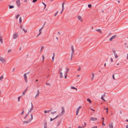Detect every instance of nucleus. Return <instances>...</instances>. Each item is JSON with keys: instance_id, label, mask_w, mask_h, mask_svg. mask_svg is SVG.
Listing matches in <instances>:
<instances>
[{"instance_id": "cd10ccee", "label": "nucleus", "mask_w": 128, "mask_h": 128, "mask_svg": "<svg viewBox=\"0 0 128 128\" xmlns=\"http://www.w3.org/2000/svg\"><path fill=\"white\" fill-rule=\"evenodd\" d=\"M71 88L72 89H75V90H77V89L76 88L72 86L71 87Z\"/></svg>"}, {"instance_id": "774afa93", "label": "nucleus", "mask_w": 128, "mask_h": 128, "mask_svg": "<svg viewBox=\"0 0 128 128\" xmlns=\"http://www.w3.org/2000/svg\"><path fill=\"white\" fill-rule=\"evenodd\" d=\"M126 128H128V125H127L126 126Z\"/></svg>"}, {"instance_id": "8fccbe9b", "label": "nucleus", "mask_w": 128, "mask_h": 128, "mask_svg": "<svg viewBox=\"0 0 128 128\" xmlns=\"http://www.w3.org/2000/svg\"><path fill=\"white\" fill-rule=\"evenodd\" d=\"M62 68H59V71H60L61 72V71L62 70Z\"/></svg>"}, {"instance_id": "de8ad7c7", "label": "nucleus", "mask_w": 128, "mask_h": 128, "mask_svg": "<svg viewBox=\"0 0 128 128\" xmlns=\"http://www.w3.org/2000/svg\"><path fill=\"white\" fill-rule=\"evenodd\" d=\"M44 47L43 46H42L40 50H42L44 48Z\"/></svg>"}, {"instance_id": "f8f14e48", "label": "nucleus", "mask_w": 128, "mask_h": 128, "mask_svg": "<svg viewBox=\"0 0 128 128\" xmlns=\"http://www.w3.org/2000/svg\"><path fill=\"white\" fill-rule=\"evenodd\" d=\"M31 104L32 106V107L30 109V110H29V112H31L32 110L33 109V106L32 102H31Z\"/></svg>"}, {"instance_id": "dca6fc26", "label": "nucleus", "mask_w": 128, "mask_h": 128, "mask_svg": "<svg viewBox=\"0 0 128 128\" xmlns=\"http://www.w3.org/2000/svg\"><path fill=\"white\" fill-rule=\"evenodd\" d=\"M109 126L110 128H113L112 123H111L109 124Z\"/></svg>"}, {"instance_id": "4d7b16f0", "label": "nucleus", "mask_w": 128, "mask_h": 128, "mask_svg": "<svg viewBox=\"0 0 128 128\" xmlns=\"http://www.w3.org/2000/svg\"><path fill=\"white\" fill-rule=\"evenodd\" d=\"M73 56H71V57H70V60H72V59H73Z\"/></svg>"}, {"instance_id": "4be33fe9", "label": "nucleus", "mask_w": 128, "mask_h": 128, "mask_svg": "<svg viewBox=\"0 0 128 128\" xmlns=\"http://www.w3.org/2000/svg\"><path fill=\"white\" fill-rule=\"evenodd\" d=\"M30 116H31V118H30V119L29 120L31 122L32 120L33 119V115H32V114H31Z\"/></svg>"}, {"instance_id": "4468645a", "label": "nucleus", "mask_w": 128, "mask_h": 128, "mask_svg": "<svg viewBox=\"0 0 128 128\" xmlns=\"http://www.w3.org/2000/svg\"><path fill=\"white\" fill-rule=\"evenodd\" d=\"M64 3H63L62 4V11L60 12V13H62V12L64 10Z\"/></svg>"}, {"instance_id": "bf43d9fd", "label": "nucleus", "mask_w": 128, "mask_h": 128, "mask_svg": "<svg viewBox=\"0 0 128 128\" xmlns=\"http://www.w3.org/2000/svg\"><path fill=\"white\" fill-rule=\"evenodd\" d=\"M110 60L111 62H113V59H112V58H110Z\"/></svg>"}, {"instance_id": "2eb2a0df", "label": "nucleus", "mask_w": 128, "mask_h": 128, "mask_svg": "<svg viewBox=\"0 0 128 128\" xmlns=\"http://www.w3.org/2000/svg\"><path fill=\"white\" fill-rule=\"evenodd\" d=\"M78 19L80 20L81 22L82 21V18L80 16H79L78 17Z\"/></svg>"}, {"instance_id": "6e6552de", "label": "nucleus", "mask_w": 128, "mask_h": 128, "mask_svg": "<svg viewBox=\"0 0 128 128\" xmlns=\"http://www.w3.org/2000/svg\"><path fill=\"white\" fill-rule=\"evenodd\" d=\"M81 107L80 106L76 110V115L77 116L78 115V112L80 110V108Z\"/></svg>"}, {"instance_id": "338daca9", "label": "nucleus", "mask_w": 128, "mask_h": 128, "mask_svg": "<svg viewBox=\"0 0 128 128\" xmlns=\"http://www.w3.org/2000/svg\"><path fill=\"white\" fill-rule=\"evenodd\" d=\"M44 113H46L48 112L47 111H46V110H45L44 111Z\"/></svg>"}, {"instance_id": "c03bdc74", "label": "nucleus", "mask_w": 128, "mask_h": 128, "mask_svg": "<svg viewBox=\"0 0 128 128\" xmlns=\"http://www.w3.org/2000/svg\"><path fill=\"white\" fill-rule=\"evenodd\" d=\"M46 84L49 86H50V83H49L48 82H46Z\"/></svg>"}, {"instance_id": "7ed1b4c3", "label": "nucleus", "mask_w": 128, "mask_h": 128, "mask_svg": "<svg viewBox=\"0 0 128 128\" xmlns=\"http://www.w3.org/2000/svg\"><path fill=\"white\" fill-rule=\"evenodd\" d=\"M18 34L17 33H15L13 35V38L14 39H16L18 36Z\"/></svg>"}, {"instance_id": "58836bf2", "label": "nucleus", "mask_w": 128, "mask_h": 128, "mask_svg": "<svg viewBox=\"0 0 128 128\" xmlns=\"http://www.w3.org/2000/svg\"><path fill=\"white\" fill-rule=\"evenodd\" d=\"M101 99L102 100H103L104 101H106L104 98L102 97H101Z\"/></svg>"}, {"instance_id": "a878e982", "label": "nucleus", "mask_w": 128, "mask_h": 128, "mask_svg": "<svg viewBox=\"0 0 128 128\" xmlns=\"http://www.w3.org/2000/svg\"><path fill=\"white\" fill-rule=\"evenodd\" d=\"M56 112V111H54L53 112H51V114H54Z\"/></svg>"}, {"instance_id": "79ce46f5", "label": "nucleus", "mask_w": 128, "mask_h": 128, "mask_svg": "<svg viewBox=\"0 0 128 128\" xmlns=\"http://www.w3.org/2000/svg\"><path fill=\"white\" fill-rule=\"evenodd\" d=\"M67 76V74L66 73H65V77H64L65 78V79L66 78Z\"/></svg>"}, {"instance_id": "72a5a7b5", "label": "nucleus", "mask_w": 128, "mask_h": 128, "mask_svg": "<svg viewBox=\"0 0 128 128\" xmlns=\"http://www.w3.org/2000/svg\"><path fill=\"white\" fill-rule=\"evenodd\" d=\"M19 22L20 23H21L22 22V18L21 17L19 18Z\"/></svg>"}, {"instance_id": "680f3d73", "label": "nucleus", "mask_w": 128, "mask_h": 128, "mask_svg": "<svg viewBox=\"0 0 128 128\" xmlns=\"http://www.w3.org/2000/svg\"><path fill=\"white\" fill-rule=\"evenodd\" d=\"M97 126H94L92 128H97Z\"/></svg>"}, {"instance_id": "39448f33", "label": "nucleus", "mask_w": 128, "mask_h": 128, "mask_svg": "<svg viewBox=\"0 0 128 128\" xmlns=\"http://www.w3.org/2000/svg\"><path fill=\"white\" fill-rule=\"evenodd\" d=\"M116 37V35L113 36L110 38L109 40L110 41H111L112 40V39H114Z\"/></svg>"}, {"instance_id": "052dcab7", "label": "nucleus", "mask_w": 128, "mask_h": 128, "mask_svg": "<svg viewBox=\"0 0 128 128\" xmlns=\"http://www.w3.org/2000/svg\"><path fill=\"white\" fill-rule=\"evenodd\" d=\"M84 126H84V127L86 126V123L85 122H84Z\"/></svg>"}, {"instance_id": "ddd939ff", "label": "nucleus", "mask_w": 128, "mask_h": 128, "mask_svg": "<svg viewBox=\"0 0 128 128\" xmlns=\"http://www.w3.org/2000/svg\"><path fill=\"white\" fill-rule=\"evenodd\" d=\"M46 22H44V24H43V26H42V27L41 28H40V29L39 30V32H40H40H42V31H41V30H42V29H43V28H44V25H45V24H46Z\"/></svg>"}, {"instance_id": "0e129e2a", "label": "nucleus", "mask_w": 128, "mask_h": 128, "mask_svg": "<svg viewBox=\"0 0 128 128\" xmlns=\"http://www.w3.org/2000/svg\"><path fill=\"white\" fill-rule=\"evenodd\" d=\"M27 116H28V115H26L25 116V117H24V119H25L27 117Z\"/></svg>"}, {"instance_id": "13d9d810", "label": "nucleus", "mask_w": 128, "mask_h": 128, "mask_svg": "<svg viewBox=\"0 0 128 128\" xmlns=\"http://www.w3.org/2000/svg\"><path fill=\"white\" fill-rule=\"evenodd\" d=\"M54 56H52V61H53L54 60Z\"/></svg>"}, {"instance_id": "69168bd1", "label": "nucleus", "mask_w": 128, "mask_h": 128, "mask_svg": "<svg viewBox=\"0 0 128 128\" xmlns=\"http://www.w3.org/2000/svg\"><path fill=\"white\" fill-rule=\"evenodd\" d=\"M42 58L43 60H44V56H42Z\"/></svg>"}, {"instance_id": "09e8293b", "label": "nucleus", "mask_w": 128, "mask_h": 128, "mask_svg": "<svg viewBox=\"0 0 128 128\" xmlns=\"http://www.w3.org/2000/svg\"><path fill=\"white\" fill-rule=\"evenodd\" d=\"M20 97H18V102H19L20 100Z\"/></svg>"}, {"instance_id": "a211bd4d", "label": "nucleus", "mask_w": 128, "mask_h": 128, "mask_svg": "<svg viewBox=\"0 0 128 128\" xmlns=\"http://www.w3.org/2000/svg\"><path fill=\"white\" fill-rule=\"evenodd\" d=\"M59 72L60 73V78H62V73L60 71H59Z\"/></svg>"}, {"instance_id": "20e7f679", "label": "nucleus", "mask_w": 128, "mask_h": 128, "mask_svg": "<svg viewBox=\"0 0 128 128\" xmlns=\"http://www.w3.org/2000/svg\"><path fill=\"white\" fill-rule=\"evenodd\" d=\"M113 52L114 54L115 58H118V56L117 54L116 53L115 51L113 50Z\"/></svg>"}, {"instance_id": "f704fd0d", "label": "nucleus", "mask_w": 128, "mask_h": 128, "mask_svg": "<svg viewBox=\"0 0 128 128\" xmlns=\"http://www.w3.org/2000/svg\"><path fill=\"white\" fill-rule=\"evenodd\" d=\"M39 33L36 36V37H37L39 35H40V34H41L42 32H39Z\"/></svg>"}, {"instance_id": "ea45409f", "label": "nucleus", "mask_w": 128, "mask_h": 128, "mask_svg": "<svg viewBox=\"0 0 128 128\" xmlns=\"http://www.w3.org/2000/svg\"><path fill=\"white\" fill-rule=\"evenodd\" d=\"M88 8H90L92 7V6L90 4H88Z\"/></svg>"}, {"instance_id": "c9c22d12", "label": "nucleus", "mask_w": 128, "mask_h": 128, "mask_svg": "<svg viewBox=\"0 0 128 128\" xmlns=\"http://www.w3.org/2000/svg\"><path fill=\"white\" fill-rule=\"evenodd\" d=\"M22 30L24 31L25 32H27V30H25L24 28L22 29Z\"/></svg>"}, {"instance_id": "473e14b6", "label": "nucleus", "mask_w": 128, "mask_h": 128, "mask_svg": "<svg viewBox=\"0 0 128 128\" xmlns=\"http://www.w3.org/2000/svg\"><path fill=\"white\" fill-rule=\"evenodd\" d=\"M20 16V14H18L16 17V19H18Z\"/></svg>"}, {"instance_id": "f03ea898", "label": "nucleus", "mask_w": 128, "mask_h": 128, "mask_svg": "<svg viewBox=\"0 0 128 128\" xmlns=\"http://www.w3.org/2000/svg\"><path fill=\"white\" fill-rule=\"evenodd\" d=\"M0 60L2 63L5 62H6L5 59L3 57L0 56Z\"/></svg>"}, {"instance_id": "4c0bfd02", "label": "nucleus", "mask_w": 128, "mask_h": 128, "mask_svg": "<svg viewBox=\"0 0 128 128\" xmlns=\"http://www.w3.org/2000/svg\"><path fill=\"white\" fill-rule=\"evenodd\" d=\"M58 11H57L56 12L55 14L54 15V16H55L58 14Z\"/></svg>"}, {"instance_id": "b1692460", "label": "nucleus", "mask_w": 128, "mask_h": 128, "mask_svg": "<svg viewBox=\"0 0 128 128\" xmlns=\"http://www.w3.org/2000/svg\"><path fill=\"white\" fill-rule=\"evenodd\" d=\"M87 100L88 102H89L90 103H92V101H91V100L89 98H87Z\"/></svg>"}, {"instance_id": "9b49d317", "label": "nucleus", "mask_w": 128, "mask_h": 128, "mask_svg": "<svg viewBox=\"0 0 128 128\" xmlns=\"http://www.w3.org/2000/svg\"><path fill=\"white\" fill-rule=\"evenodd\" d=\"M31 122V121L30 120H28V121H24L23 122V123L24 124H27L30 123Z\"/></svg>"}, {"instance_id": "6ab92c4d", "label": "nucleus", "mask_w": 128, "mask_h": 128, "mask_svg": "<svg viewBox=\"0 0 128 128\" xmlns=\"http://www.w3.org/2000/svg\"><path fill=\"white\" fill-rule=\"evenodd\" d=\"M71 50L72 52H74V50L73 46H71Z\"/></svg>"}, {"instance_id": "2f4dec72", "label": "nucleus", "mask_w": 128, "mask_h": 128, "mask_svg": "<svg viewBox=\"0 0 128 128\" xmlns=\"http://www.w3.org/2000/svg\"><path fill=\"white\" fill-rule=\"evenodd\" d=\"M3 78V75H2L0 77V80H2Z\"/></svg>"}, {"instance_id": "49530a36", "label": "nucleus", "mask_w": 128, "mask_h": 128, "mask_svg": "<svg viewBox=\"0 0 128 128\" xmlns=\"http://www.w3.org/2000/svg\"><path fill=\"white\" fill-rule=\"evenodd\" d=\"M102 96L103 97V98L105 96V93H104V94Z\"/></svg>"}, {"instance_id": "3c124183", "label": "nucleus", "mask_w": 128, "mask_h": 128, "mask_svg": "<svg viewBox=\"0 0 128 128\" xmlns=\"http://www.w3.org/2000/svg\"><path fill=\"white\" fill-rule=\"evenodd\" d=\"M42 4H43L44 5V8H46V4H44V3L43 2H42Z\"/></svg>"}, {"instance_id": "bb28decb", "label": "nucleus", "mask_w": 128, "mask_h": 128, "mask_svg": "<svg viewBox=\"0 0 128 128\" xmlns=\"http://www.w3.org/2000/svg\"><path fill=\"white\" fill-rule=\"evenodd\" d=\"M61 116V115H60H60H58L57 116H56L55 118H55V119H56V118H58L59 116Z\"/></svg>"}, {"instance_id": "f3484780", "label": "nucleus", "mask_w": 128, "mask_h": 128, "mask_svg": "<svg viewBox=\"0 0 128 128\" xmlns=\"http://www.w3.org/2000/svg\"><path fill=\"white\" fill-rule=\"evenodd\" d=\"M37 92H38V93H37L36 94V96H35V98H36V97L38 96L39 95V93H40V92H39V90H37Z\"/></svg>"}, {"instance_id": "c85d7f7f", "label": "nucleus", "mask_w": 128, "mask_h": 128, "mask_svg": "<svg viewBox=\"0 0 128 128\" xmlns=\"http://www.w3.org/2000/svg\"><path fill=\"white\" fill-rule=\"evenodd\" d=\"M69 69L68 68H67L66 69V73L67 74V73L69 71Z\"/></svg>"}, {"instance_id": "e2e57ef3", "label": "nucleus", "mask_w": 128, "mask_h": 128, "mask_svg": "<svg viewBox=\"0 0 128 128\" xmlns=\"http://www.w3.org/2000/svg\"><path fill=\"white\" fill-rule=\"evenodd\" d=\"M102 119L103 120V121L102 122H104V117L102 118Z\"/></svg>"}, {"instance_id": "aec40b11", "label": "nucleus", "mask_w": 128, "mask_h": 128, "mask_svg": "<svg viewBox=\"0 0 128 128\" xmlns=\"http://www.w3.org/2000/svg\"><path fill=\"white\" fill-rule=\"evenodd\" d=\"M94 73H92V77L91 79V80H92L94 79Z\"/></svg>"}, {"instance_id": "1a4fd4ad", "label": "nucleus", "mask_w": 128, "mask_h": 128, "mask_svg": "<svg viewBox=\"0 0 128 128\" xmlns=\"http://www.w3.org/2000/svg\"><path fill=\"white\" fill-rule=\"evenodd\" d=\"M28 86H27L26 88V89L24 91V92H22V94L23 95H25V93H26V91L28 90Z\"/></svg>"}, {"instance_id": "5fc2aeb1", "label": "nucleus", "mask_w": 128, "mask_h": 128, "mask_svg": "<svg viewBox=\"0 0 128 128\" xmlns=\"http://www.w3.org/2000/svg\"><path fill=\"white\" fill-rule=\"evenodd\" d=\"M20 28L22 29H22L23 28V26H22V25H20Z\"/></svg>"}, {"instance_id": "0eeeda50", "label": "nucleus", "mask_w": 128, "mask_h": 128, "mask_svg": "<svg viewBox=\"0 0 128 128\" xmlns=\"http://www.w3.org/2000/svg\"><path fill=\"white\" fill-rule=\"evenodd\" d=\"M16 3L18 6H20V0H17L16 1Z\"/></svg>"}, {"instance_id": "393cba45", "label": "nucleus", "mask_w": 128, "mask_h": 128, "mask_svg": "<svg viewBox=\"0 0 128 128\" xmlns=\"http://www.w3.org/2000/svg\"><path fill=\"white\" fill-rule=\"evenodd\" d=\"M0 42L2 44V37L1 36H0Z\"/></svg>"}, {"instance_id": "c756f323", "label": "nucleus", "mask_w": 128, "mask_h": 128, "mask_svg": "<svg viewBox=\"0 0 128 128\" xmlns=\"http://www.w3.org/2000/svg\"><path fill=\"white\" fill-rule=\"evenodd\" d=\"M24 108H22V112L21 114V115H22L23 114H24Z\"/></svg>"}, {"instance_id": "9d476101", "label": "nucleus", "mask_w": 128, "mask_h": 128, "mask_svg": "<svg viewBox=\"0 0 128 128\" xmlns=\"http://www.w3.org/2000/svg\"><path fill=\"white\" fill-rule=\"evenodd\" d=\"M97 118H96L91 117L90 118V120L92 121H96L97 120Z\"/></svg>"}, {"instance_id": "412c9836", "label": "nucleus", "mask_w": 128, "mask_h": 128, "mask_svg": "<svg viewBox=\"0 0 128 128\" xmlns=\"http://www.w3.org/2000/svg\"><path fill=\"white\" fill-rule=\"evenodd\" d=\"M96 31L100 33V34H102V32L101 30L100 29H98L96 30Z\"/></svg>"}, {"instance_id": "f257e3e1", "label": "nucleus", "mask_w": 128, "mask_h": 128, "mask_svg": "<svg viewBox=\"0 0 128 128\" xmlns=\"http://www.w3.org/2000/svg\"><path fill=\"white\" fill-rule=\"evenodd\" d=\"M61 108L62 111L60 114V115H61V116H62L64 114L65 112V111L64 108L63 106H62Z\"/></svg>"}, {"instance_id": "603ef678", "label": "nucleus", "mask_w": 128, "mask_h": 128, "mask_svg": "<svg viewBox=\"0 0 128 128\" xmlns=\"http://www.w3.org/2000/svg\"><path fill=\"white\" fill-rule=\"evenodd\" d=\"M37 1V0H33L32 1V2H35Z\"/></svg>"}, {"instance_id": "864d4df0", "label": "nucleus", "mask_w": 128, "mask_h": 128, "mask_svg": "<svg viewBox=\"0 0 128 128\" xmlns=\"http://www.w3.org/2000/svg\"><path fill=\"white\" fill-rule=\"evenodd\" d=\"M112 77L113 78L114 80H115V78H114V74L112 75Z\"/></svg>"}, {"instance_id": "5701e85b", "label": "nucleus", "mask_w": 128, "mask_h": 128, "mask_svg": "<svg viewBox=\"0 0 128 128\" xmlns=\"http://www.w3.org/2000/svg\"><path fill=\"white\" fill-rule=\"evenodd\" d=\"M14 5H9V8L10 9H11L14 8Z\"/></svg>"}, {"instance_id": "a19ab883", "label": "nucleus", "mask_w": 128, "mask_h": 128, "mask_svg": "<svg viewBox=\"0 0 128 128\" xmlns=\"http://www.w3.org/2000/svg\"><path fill=\"white\" fill-rule=\"evenodd\" d=\"M55 118H50V121H53V120H55Z\"/></svg>"}, {"instance_id": "6e6d98bb", "label": "nucleus", "mask_w": 128, "mask_h": 128, "mask_svg": "<svg viewBox=\"0 0 128 128\" xmlns=\"http://www.w3.org/2000/svg\"><path fill=\"white\" fill-rule=\"evenodd\" d=\"M11 51H12L11 50H8V52H11Z\"/></svg>"}, {"instance_id": "7c9ffc66", "label": "nucleus", "mask_w": 128, "mask_h": 128, "mask_svg": "<svg viewBox=\"0 0 128 128\" xmlns=\"http://www.w3.org/2000/svg\"><path fill=\"white\" fill-rule=\"evenodd\" d=\"M84 126H78V128H84Z\"/></svg>"}, {"instance_id": "423d86ee", "label": "nucleus", "mask_w": 128, "mask_h": 128, "mask_svg": "<svg viewBox=\"0 0 128 128\" xmlns=\"http://www.w3.org/2000/svg\"><path fill=\"white\" fill-rule=\"evenodd\" d=\"M26 74H24V78L25 82H28L27 80V76L26 75Z\"/></svg>"}, {"instance_id": "e433bc0d", "label": "nucleus", "mask_w": 128, "mask_h": 128, "mask_svg": "<svg viewBox=\"0 0 128 128\" xmlns=\"http://www.w3.org/2000/svg\"><path fill=\"white\" fill-rule=\"evenodd\" d=\"M60 121H59L57 123L58 124V126L60 124Z\"/></svg>"}, {"instance_id": "37998d69", "label": "nucleus", "mask_w": 128, "mask_h": 128, "mask_svg": "<svg viewBox=\"0 0 128 128\" xmlns=\"http://www.w3.org/2000/svg\"><path fill=\"white\" fill-rule=\"evenodd\" d=\"M81 70V68L80 67H79L78 68V71H80Z\"/></svg>"}, {"instance_id": "a18cd8bd", "label": "nucleus", "mask_w": 128, "mask_h": 128, "mask_svg": "<svg viewBox=\"0 0 128 128\" xmlns=\"http://www.w3.org/2000/svg\"><path fill=\"white\" fill-rule=\"evenodd\" d=\"M74 54V52H72L71 56H73Z\"/></svg>"}]
</instances>
